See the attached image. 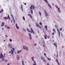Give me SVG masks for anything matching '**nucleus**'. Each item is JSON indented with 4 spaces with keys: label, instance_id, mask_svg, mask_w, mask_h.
Wrapping results in <instances>:
<instances>
[{
    "label": "nucleus",
    "instance_id": "nucleus-1",
    "mask_svg": "<svg viewBox=\"0 0 65 65\" xmlns=\"http://www.w3.org/2000/svg\"><path fill=\"white\" fill-rule=\"evenodd\" d=\"M0 59H2L3 61H4V56H3V55H2V53H1V55L0 56Z\"/></svg>",
    "mask_w": 65,
    "mask_h": 65
},
{
    "label": "nucleus",
    "instance_id": "nucleus-2",
    "mask_svg": "<svg viewBox=\"0 0 65 65\" xmlns=\"http://www.w3.org/2000/svg\"><path fill=\"white\" fill-rule=\"evenodd\" d=\"M30 8L31 10H34L35 9V7L33 5H31L30 6Z\"/></svg>",
    "mask_w": 65,
    "mask_h": 65
},
{
    "label": "nucleus",
    "instance_id": "nucleus-3",
    "mask_svg": "<svg viewBox=\"0 0 65 65\" xmlns=\"http://www.w3.org/2000/svg\"><path fill=\"white\" fill-rule=\"evenodd\" d=\"M23 48L24 49V50H27V51H28V47H27V46L24 45L23 46Z\"/></svg>",
    "mask_w": 65,
    "mask_h": 65
},
{
    "label": "nucleus",
    "instance_id": "nucleus-4",
    "mask_svg": "<svg viewBox=\"0 0 65 65\" xmlns=\"http://www.w3.org/2000/svg\"><path fill=\"white\" fill-rule=\"evenodd\" d=\"M44 12H45V16L46 17H47L48 15V13H47V12H46V11L45 10H44Z\"/></svg>",
    "mask_w": 65,
    "mask_h": 65
},
{
    "label": "nucleus",
    "instance_id": "nucleus-5",
    "mask_svg": "<svg viewBox=\"0 0 65 65\" xmlns=\"http://www.w3.org/2000/svg\"><path fill=\"white\" fill-rule=\"evenodd\" d=\"M36 24L37 27H39V28H40V29H41V26H40L38 24V23H36Z\"/></svg>",
    "mask_w": 65,
    "mask_h": 65
},
{
    "label": "nucleus",
    "instance_id": "nucleus-6",
    "mask_svg": "<svg viewBox=\"0 0 65 65\" xmlns=\"http://www.w3.org/2000/svg\"><path fill=\"white\" fill-rule=\"evenodd\" d=\"M8 46L11 48L12 47V45L10 43H9L8 44Z\"/></svg>",
    "mask_w": 65,
    "mask_h": 65
},
{
    "label": "nucleus",
    "instance_id": "nucleus-7",
    "mask_svg": "<svg viewBox=\"0 0 65 65\" xmlns=\"http://www.w3.org/2000/svg\"><path fill=\"white\" fill-rule=\"evenodd\" d=\"M41 59H42V60L44 61V62H46V60L44 58H43V57H41Z\"/></svg>",
    "mask_w": 65,
    "mask_h": 65
},
{
    "label": "nucleus",
    "instance_id": "nucleus-8",
    "mask_svg": "<svg viewBox=\"0 0 65 65\" xmlns=\"http://www.w3.org/2000/svg\"><path fill=\"white\" fill-rule=\"evenodd\" d=\"M57 30L58 32L59 33L58 36H59V37H60V30H59L58 29H57Z\"/></svg>",
    "mask_w": 65,
    "mask_h": 65
},
{
    "label": "nucleus",
    "instance_id": "nucleus-9",
    "mask_svg": "<svg viewBox=\"0 0 65 65\" xmlns=\"http://www.w3.org/2000/svg\"><path fill=\"white\" fill-rule=\"evenodd\" d=\"M28 35L29 37V38H30V39H32V37H31V35L30 34H29Z\"/></svg>",
    "mask_w": 65,
    "mask_h": 65
},
{
    "label": "nucleus",
    "instance_id": "nucleus-10",
    "mask_svg": "<svg viewBox=\"0 0 65 65\" xmlns=\"http://www.w3.org/2000/svg\"><path fill=\"white\" fill-rule=\"evenodd\" d=\"M11 55H13V51L12 50V49H11Z\"/></svg>",
    "mask_w": 65,
    "mask_h": 65
},
{
    "label": "nucleus",
    "instance_id": "nucleus-11",
    "mask_svg": "<svg viewBox=\"0 0 65 65\" xmlns=\"http://www.w3.org/2000/svg\"><path fill=\"white\" fill-rule=\"evenodd\" d=\"M4 22H2V24H1V27H2L4 26Z\"/></svg>",
    "mask_w": 65,
    "mask_h": 65
},
{
    "label": "nucleus",
    "instance_id": "nucleus-12",
    "mask_svg": "<svg viewBox=\"0 0 65 65\" xmlns=\"http://www.w3.org/2000/svg\"><path fill=\"white\" fill-rule=\"evenodd\" d=\"M31 32H32L34 34H35V33L34 32V31H33V29H32V28H31Z\"/></svg>",
    "mask_w": 65,
    "mask_h": 65
},
{
    "label": "nucleus",
    "instance_id": "nucleus-13",
    "mask_svg": "<svg viewBox=\"0 0 65 65\" xmlns=\"http://www.w3.org/2000/svg\"><path fill=\"white\" fill-rule=\"evenodd\" d=\"M18 53L19 54V53H20L22 52V50H18L17 51Z\"/></svg>",
    "mask_w": 65,
    "mask_h": 65
},
{
    "label": "nucleus",
    "instance_id": "nucleus-14",
    "mask_svg": "<svg viewBox=\"0 0 65 65\" xmlns=\"http://www.w3.org/2000/svg\"><path fill=\"white\" fill-rule=\"evenodd\" d=\"M17 60H20V57L18 56L17 55Z\"/></svg>",
    "mask_w": 65,
    "mask_h": 65
},
{
    "label": "nucleus",
    "instance_id": "nucleus-15",
    "mask_svg": "<svg viewBox=\"0 0 65 65\" xmlns=\"http://www.w3.org/2000/svg\"><path fill=\"white\" fill-rule=\"evenodd\" d=\"M54 45L55 46H56V48L57 47V44H56V43H54Z\"/></svg>",
    "mask_w": 65,
    "mask_h": 65
},
{
    "label": "nucleus",
    "instance_id": "nucleus-16",
    "mask_svg": "<svg viewBox=\"0 0 65 65\" xmlns=\"http://www.w3.org/2000/svg\"><path fill=\"white\" fill-rule=\"evenodd\" d=\"M52 30L55 33H56V31L55 29H53Z\"/></svg>",
    "mask_w": 65,
    "mask_h": 65
},
{
    "label": "nucleus",
    "instance_id": "nucleus-17",
    "mask_svg": "<svg viewBox=\"0 0 65 65\" xmlns=\"http://www.w3.org/2000/svg\"><path fill=\"white\" fill-rule=\"evenodd\" d=\"M56 62H57V63H58V65H60V64L59 63V62L58 61V59H57L56 60Z\"/></svg>",
    "mask_w": 65,
    "mask_h": 65
},
{
    "label": "nucleus",
    "instance_id": "nucleus-18",
    "mask_svg": "<svg viewBox=\"0 0 65 65\" xmlns=\"http://www.w3.org/2000/svg\"><path fill=\"white\" fill-rule=\"evenodd\" d=\"M16 27L17 28V29H19V27H18V24H16Z\"/></svg>",
    "mask_w": 65,
    "mask_h": 65
},
{
    "label": "nucleus",
    "instance_id": "nucleus-19",
    "mask_svg": "<svg viewBox=\"0 0 65 65\" xmlns=\"http://www.w3.org/2000/svg\"><path fill=\"white\" fill-rule=\"evenodd\" d=\"M21 10H23V5H21Z\"/></svg>",
    "mask_w": 65,
    "mask_h": 65
},
{
    "label": "nucleus",
    "instance_id": "nucleus-20",
    "mask_svg": "<svg viewBox=\"0 0 65 65\" xmlns=\"http://www.w3.org/2000/svg\"><path fill=\"white\" fill-rule=\"evenodd\" d=\"M8 18L6 17H4V20H6V19H8Z\"/></svg>",
    "mask_w": 65,
    "mask_h": 65
},
{
    "label": "nucleus",
    "instance_id": "nucleus-21",
    "mask_svg": "<svg viewBox=\"0 0 65 65\" xmlns=\"http://www.w3.org/2000/svg\"><path fill=\"white\" fill-rule=\"evenodd\" d=\"M31 58L32 61H34H34H35L34 60V57H32Z\"/></svg>",
    "mask_w": 65,
    "mask_h": 65
},
{
    "label": "nucleus",
    "instance_id": "nucleus-22",
    "mask_svg": "<svg viewBox=\"0 0 65 65\" xmlns=\"http://www.w3.org/2000/svg\"><path fill=\"white\" fill-rule=\"evenodd\" d=\"M46 57H47V59L48 60H50V61L51 60V59L49 58L48 57H47V56H46Z\"/></svg>",
    "mask_w": 65,
    "mask_h": 65
},
{
    "label": "nucleus",
    "instance_id": "nucleus-23",
    "mask_svg": "<svg viewBox=\"0 0 65 65\" xmlns=\"http://www.w3.org/2000/svg\"><path fill=\"white\" fill-rule=\"evenodd\" d=\"M22 65H25L24 63V61L23 60L22 61Z\"/></svg>",
    "mask_w": 65,
    "mask_h": 65
},
{
    "label": "nucleus",
    "instance_id": "nucleus-24",
    "mask_svg": "<svg viewBox=\"0 0 65 65\" xmlns=\"http://www.w3.org/2000/svg\"><path fill=\"white\" fill-rule=\"evenodd\" d=\"M28 15H30V18H31V19H32V17L31 15L30 14H28Z\"/></svg>",
    "mask_w": 65,
    "mask_h": 65
},
{
    "label": "nucleus",
    "instance_id": "nucleus-25",
    "mask_svg": "<svg viewBox=\"0 0 65 65\" xmlns=\"http://www.w3.org/2000/svg\"><path fill=\"white\" fill-rule=\"evenodd\" d=\"M44 37L45 39H47V38L46 37V35H45V36H44Z\"/></svg>",
    "mask_w": 65,
    "mask_h": 65
},
{
    "label": "nucleus",
    "instance_id": "nucleus-26",
    "mask_svg": "<svg viewBox=\"0 0 65 65\" xmlns=\"http://www.w3.org/2000/svg\"><path fill=\"white\" fill-rule=\"evenodd\" d=\"M34 62L35 63H34L33 64V65H36V62L35 61H34Z\"/></svg>",
    "mask_w": 65,
    "mask_h": 65
},
{
    "label": "nucleus",
    "instance_id": "nucleus-27",
    "mask_svg": "<svg viewBox=\"0 0 65 65\" xmlns=\"http://www.w3.org/2000/svg\"><path fill=\"white\" fill-rule=\"evenodd\" d=\"M11 16L12 17L13 19H14V17H13V15L11 14Z\"/></svg>",
    "mask_w": 65,
    "mask_h": 65
},
{
    "label": "nucleus",
    "instance_id": "nucleus-28",
    "mask_svg": "<svg viewBox=\"0 0 65 65\" xmlns=\"http://www.w3.org/2000/svg\"><path fill=\"white\" fill-rule=\"evenodd\" d=\"M31 12L32 14H33V10H31Z\"/></svg>",
    "mask_w": 65,
    "mask_h": 65
},
{
    "label": "nucleus",
    "instance_id": "nucleus-29",
    "mask_svg": "<svg viewBox=\"0 0 65 65\" xmlns=\"http://www.w3.org/2000/svg\"><path fill=\"white\" fill-rule=\"evenodd\" d=\"M45 28H46V30H47V26H45Z\"/></svg>",
    "mask_w": 65,
    "mask_h": 65
},
{
    "label": "nucleus",
    "instance_id": "nucleus-30",
    "mask_svg": "<svg viewBox=\"0 0 65 65\" xmlns=\"http://www.w3.org/2000/svg\"><path fill=\"white\" fill-rule=\"evenodd\" d=\"M23 19L25 21V17H24V16H23Z\"/></svg>",
    "mask_w": 65,
    "mask_h": 65
},
{
    "label": "nucleus",
    "instance_id": "nucleus-31",
    "mask_svg": "<svg viewBox=\"0 0 65 65\" xmlns=\"http://www.w3.org/2000/svg\"><path fill=\"white\" fill-rule=\"evenodd\" d=\"M39 24H40V25H41V26H42V23L41 22H40L39 23Z\"/></svg>",
    "mask_w": 65,
    "mask_h": 65
},
{
    "label": "nucleus",
    "instance_id": "nucleus-32",
    "mask_svg": "<svg viewBox=\"0 0 65 65\" xmlns=\"http://www.w3.org/2000/svg\"><path fill=\"white\" fill-rule=\"evenodd\" d=\"M39 14L40 15V16L41 17V12H39Z\"/></svg>",
    "mask_w": 65,
    "mask_h": 65
},
{
    "label": "nucleus",
    "instance_id": "nucleus-33",
    "mask_svg": "<svg viewBox=\"0 0 65 65\" xmlns=\"http://www.w3.org/2000/svg\"><path fill=\"white\" fill-rule=\"evenodd\" d=\"M7 28H8V29H9L10 28V27H7Z\"/></svg>",
    "mask_w": 65,
    "mask_h": 65
},
{
    "label": "nucleus",
    "instance_id": "nucleus-34",
    "mask_svg": "<svg viewBox=\"0 0 65 65\" xmlns=\"http://www.w3.org/2000/svg\"><path fill=\"white\" fill-rule=\"evenodd\" d=\"M12 50L13 51H14V50H15V48H12Z\"/></svg>",
    "mask_w": 65,
    "mask_h": 65
},
{
    "label": "nucleus",
    "instance_id": "nucleus-35",
    "mask_svg": "<svg viewBox=\"0 0 65 65\" xmlns=\"http://www.w3.org/2000/svg\"><path fill=\"white\" fill-rule=\"evenodd\" d=\"M60 30H61V31H62V27L61 28V29H60Z\"/></svg>",
    "mask_w": 65,
    "mask_h": 65
},
{
    "label": "nucleus",
    "instance_id": "nucleus-36",
    "mask_svg": "<svg viewBox=\"0 0 65 65\" xmlns=\"http://www.w3.org/2000/svg\"><path fill=\"white\" fill-rule=\"evenodd\" d=\"M58 12H60V13H61V11H60V10H58Z\"/></svg>",
    "mask_w": 65,
    "mask_h": 65
},
{
    "label": "nucleus",
    "instance_id": "nucleus-37",
    "mask_svg": "<svg viewBox=\"0 0 65 65\" xmlns=\"http://www.w3.org/2000/svg\"><path fill=\"white\" fill-rule=\"evenodd\" d=\"M10 42H11L12 41V40H11V39H10Z\"/></svg>",
    "mask_w": 65,
    "mask_h": 65
},
{
    "label": "nucleus",
    "instance_id": "nucleus-38",
    "mask_svg": "<svg viewBox=\"0 0 65 65\" xmlns=\"http://www.w3.org/2000/svg\"><path fill=\"white\" fill-rule=\"evenodd\" d=\"M7 61H8V60H6L5 61V62H7Z\"/></svg>",
    "mask_w": 65,
    "mask_h": 65
},
{
    "label": "nucleus",
    "instance_id": "nucleus-39",
    "mask_svg": "<svg viewBox=\"0 0 65 65\" xmlns=\"http://www.w3.org/2000/svg\"><path fill=\"white\" fill-rule=\"evenodd\" d=\"M8 18H9V15H8Z\"/></svg>",
    "mask_w": 65,
    "mask_h": 65
},
{
    "label": "nucleus",
    "instance_id": "nucleus-40",
    "mask_svg": "<svg viewBox=\"0 0 65 65\" xmlns=\"http://www.w3.org/2000/svg\"><path fill=\"white\" fill-rule=\"evenodd\" d=\"M1 11H2V12H3V9L1 10Z\"/></svg>",
    "mask_w": 65,
    "mask_h": 65
},
{
    "label": "nucleus",
    "instance_id": "nucleus-41",
    "mask_svg": "<svg viewBox=\"0 0 65 65\" xmlns=\"http://www.w3.org/2000/svg\"><path fill=\"white\" fill-rule=\"evenodd\" d=\"M44 1H45V2H46L47 3V1H46V0H44Z\"/></svg>",
    "mask_w": 65,
    "mask_h": 65
},
{
    "label": "nucleus",
    "instance_id": "nucleus-42",
    "mask_svg": "<svg viewBox=\"0 0 65 65\" xmlns=\"http://www.w3.org/2000/svg\"><path fill=\"white\" fill-rule=\"evenodd\" d=\"M55 6H56V8H58V7L57 6H56V5H55Z\"/></svg>",
    "mask_w": 65,
    "mask_h": 65
},
{
    "label": "nucleus",
    "instance_id": "nucleus-43",
    "mask_svg": "<svg viewBox=\"0 0 65 65\" xmlns=\"http://www.w3.org/2000/svg\"><path fill=\"white\" fill-rule=\"evenodd\" d=\"M52 35H54V32H53V33H52Z\"/></svg>",
    "mask_w": 65,
    "mask_h": 65
},
{
    "label": "nucleus",
    "instance_id": "nucleus-44",
    "mask_svg": "<svg viewBox=\"0 0 65 65\" xmlns=\"http://www.w3.org/2000/svg\"><path fill=\"white\" fill-rule=\"evenodd\" d=\"M34 45H35V46H36V45H37V44H34Z\"/></svg>",
    "mask_w": 65,
    "mask_h": 65
},
{
    "label": "nucleus",
    "instance_id": "nucleus-45",
    "mask_svg": "<svg viewBox=\"0 0 65 65\" xmlns=\"http://www.w3.org/2000/svg\"><path fill=\"white\" fill-rule=\"evenodd\" d=\"M57 9L58 10H60V8H58Z\"/></svg>",
    "mask_w": 65,
    "mask_h": 65
},
{
    "label": "nucleus",
    "instance_id": "nucleus-46",
    "mask_svg": "<svg viewBox=\"0 0 65 65\" xmlns=\"http://www.w3.org/2000/svg\"><path fill=\"white\" fill-rule=\"evenodd\" d=\"M48 6H49L51 8V6H50V5H48Z\"/></svg>",
    "mask_w": 65,
    "mask_h": 65
},
{
    "label": "nucleus",
    "instance_id": "nucleus-47",
    "mask_svg": "<svg viewBox=\"0 0 65 65\" xmlns=\"http://www.w3.org/2000/svg\"><path fill=\"white\" fill-rule=\"evenodd\" d=\"M29 32H30L31 33H32V32L31 31H29Z\"/></svg>",
    "mask_w": 65,
    "mask_h": 65
},
{
    "label": "nucleus",
    "instance_id": "nucleus-48",
    "mask_svg": "<svg viewBox=\"0 0 65 65\" xmlns=\"http://www.w3.org/2000/svg\"><path fill=\"white\" fill-rule=\"evenodd\" d=\"M27 30H28V32H29V31H30L29 30V29L28 28L27 29Z\"/></svg>",
    "mask_w": 65,
    "mask_h": 65
},
{
    "label": "nucleus",
    "instance_id": "nucleus-49",
    "mask_svg": "<svg viewBox=\"0 0 65 65\" xmlns=\"http://www.w3.org/2000/svg\"><path fill=\"white\" fill-rule=\"evenodd\" d=\"M7 37H8V36L7 35H5Z\"/></svg>",
    "mask_w": 65,
    "mask_h": 65
},
{
    "label": "nucleus",
    "instance_id": "nucleus-50",
    "mask_svg": "<svg viewBox=\"0 0 65 65\" xmlns=\"http://www.w3.org/2000/svg\"><path fill=\"white\" fill-rule=\"evenodd\" d=\"M44 56H46V55L45 54V53H44Z\"/></svg>",
    "mask_w": 65,
    "mask_h": 65
},
{
    "label": "nucleus",
    "instance_id": "nucleus-51",
    "mask_svg": "<svg viewBox=\"0 0 65 65\" xmlns=\"http://www.w3.org/2000/svg\"><path fill=\"white\" fill-rule=\"evenodd\" d=\"M9 53H11V52H10V51L9 52Z\"/></svg>",
    "mask_w": 65,
    "mask_h": 65
},
{
    "label": "nucleus",
    "instance_id": "nucleus-52",
    "mask_svg": "<svg viewBox=\"0 0 65 65\" xmlns=\"http://www.w3.org/2000/svg\"><path fill=\"white\" fill-rule=\"evenodd\" d=\"M0 13H2V12L1 11H0Z\"/></svg>",
    "mask_w": 65,
    "mask_h": 65
},
{
    "label": "nucleus",
    "instance_id": "nucleus-53",
    "mask_svg": "<svg viewBox=\"0 0 65 65\" xmlns=\"http://www.w3.org/2000/svg\"><path fill=\"white\" fill-rule=\"evenodd\" d=\"M47 65H49V64L48 63H47Z\"/></svg>",
    "mask_w": 65,
    "mask_h": 65
},
{
    "label": "nucleus",
    "instance_id": "nucleus-54",
    "mask_svg": "<svg viewBox=\"0 0 65 65\" xmlns=\"http://www.w3.org/2000/svg\"><path fill=\"white\" fill-rule=\"evenodd\" d=\"M47 38H50V37H48Z\"/></svg>",
    "mask_w": 65,
    "mask_h": 65
},
{
    "label": "nucleus",
    "instance_id": "nucleus-55",
    "mask_svg": "<svg viewBox=\"0 0 65 65\" xmlns=\"http://www.w3.org/2000/svg\"><path fill=\"white\" fill-rule=\"evenodd\" d=\"M4 41H6V40H4Z\"/></svg>",
    "mask_w": 65,
    "mask_h": 65
},
{
    "label": "nucleus",
    "instance_id": "nucleus-56",
    "mask_svg": "<svg viewBox=\"0 0 65 65\" xmlns=\"http://www.w3.org/2000/svg\"><path fill=\"white\" fill-rule=\"evenodd\" d=\"M55 26L56 28H57V27H56V25H55Z\"/></svg>",
    "mask_w": 65,
    "mask_h": 65
},
{
    "label": "nucleus",
    "instance_id": "nucleus-57",
    "mask_svg": "<svg viewBox=\"0 0 65 65\" xmlns=\"http://www.w3.org/2000/svg\"><path fill=\"white\" fill-rule=\"evenodd\" d=\"M24 4H25V5H26V3H25Z\"/></svg>",
    "mask_w": 65,
    "mask_h": 65
},
{
    "label": "nucleus",
    "instance_id": "nucleus-58",
    "mask_svg": "<svg viewBox=\"0 0 65 65\" xmlns=\"http://www.w3.org/2000/svg\"><path fill=\"white\" fill-rule=\"evenodd\" d=\"M56 56H57V57H58V55H57Z\"/></svg>",
    "mask_w": 65,
    "mask_h": 65
},
{
    "label": "nucleus",
    "instance_id": "nucleus-59",
    "mask_svg": "<svg viewBox=\"0 0 65 65\" xmlns=\"http://www.w3.org/2000/svg\"><path fill=\"white\" fill-rule=\"evenodd\" d=\"M2 29H3V30H4V29H3V28H2Z\"/></svg>",
    "mask_w": 65,
    "mask_h": 65
},
{
    "label": "nucleus",
    "instance_id": "nucleus-60",
    "mask_svg": "<svg viewBox=\"0 0 65 65\" xmlns=\"http://www.w3.org/2000/svg\"><path fill=\"white\" fill-rule=\"evenodd\" d=\"M28 15H29V17H30V15H28Z\"/></svg>",
    "mask_w": 65,
    "mask_h": 65
},
{
    "label": "nucleus",
    "instance_id": "nucleus-61",
    "mask_svg": "<svg viewBox=\"0 0 65 65\" xmlns=\"http://www.w3.org/2000/svg\"><path fill=\"white\" fill-rule=\"evenodd\" d=\"M6 26H7L6 25H5V27H6Z\"/></svg>",
    "mask_w": 65,
    "mask_h": 65
},
{
    "label": "nucleus",
    "instance_id": "nucleus-62",
    "mask_svg": "<svg viewBox=\"0 0 65 65\" xmlns=\"http://www.w3.org/2000/svg\"><path fill=\"white\" fill-rule=\"evenodd\" d=\"M52 4H53V5H54V4L53 3Z\"/></svg>",
    "mask_w": 65,
    "mask_h": 65
},
{
    "label": "nucleus",
    "instance_id": "nucleus-63",
    "mask_svg": "<svg viewBox=\"0 0 65 65\" xmlns=\"http://www.w3.org/2000/svg\"><path fill=\"white\" fill-rule=\"evenodd\" d=\"M53 42H54V40H53Z\"/></svg>",
    "mask_w": 65,
    "mask_h": 65
},
{
    "label": "nucleus",
    "instance_id": "nucleus-64",
    "mask_svg": "<svg viewBox=\"0 0 65 65\" xmlns=\"http://www.w3.org/2000/svg\"><path fill=\"white\" fill-rule=\"evenodd\" d=\"M43 47H44V46L43 45Z\"/></svg>",
    "mask_w": 65,
    "mask_h": 65
}]
</instances>
